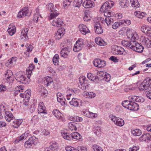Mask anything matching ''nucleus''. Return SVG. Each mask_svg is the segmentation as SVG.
I'll use <instances>...</instances> for the list:
<instances>
[{"label":"nucleus","instance_id":"774afa93","mask_svg":"<svg viewBox=\"0 0 151 151\" xmlns=\"http://www.w3.org/2000/svg\"><path fill=\"white\" fill-rule=\"evenodd\" d=\"M65 149L66 151H79L78 149L69 146H66Z\"/></svg>","mask_w":151,"mask_h":151},{"label":"nucleus","instance_id":"7ed1b4c3","mask_svg":"<svg viewBox=\"0 0 151 151\" xmlns=\"http://www.w3.org/2000/svg\"><path fill=\"white\" fill-rule=\"evenodd\" d=\"M126 35L127 38L131 40L132 43L134 41L136 42V40L139 38L137 33L135 31L129 28L127 29Z\"/></svg>","mask_w":151,"mask_h":151},{"label":"nucleus","instance_id":"b1692460","mask_svg":"<svg viewBox=\"0 0 151 151\" xmlns=\"http://www.w3.org/2000/svg\"><path fill=\"white\" fill-rule=\"evenodd\" d=\"M37 110L39 113H43L45 114H47V111L46 110L45 107L42 102H40L39 103Z\"/></svg>","mask_w":151,"mask_h":151},{"label":"nucleus","instance_id":"f8f14e48","mask_svg":"<svg viewBox=\"0 0 151 151\" xmlns=\"http://www.w3.org/2000/svg\"><path fill=\"white\" fill-rule=\"evenodd\" d=\"M29 12V10L27 7H24L18 12L17 17L19 18H23L27 15Z\"/></svg>","mask_w":151,"mask_h":151},{"label":"nucleus","instance_id":"a19ab883","mask_svg":"<svg viewBox=\"0 0 151 151\" xmlns=\"http://www.w3.org/2000/svg\"><path fill=\"white\" fill-rule=\"evenodd\" d=\"M31 94V91L30 89L26 90L24 92V93H20L19 94L21 98L24 97L30 98Z\"/></svg>","mask_w":151,"mask_h":151},{"label":"nucleus","instance_id":"4468645a","mask_svg":"<svg viewBox=\"0 0 151 151\" xmlns=\"http://www.w3.org/2000/svg\"><path fill=\"white\" fill-rule=\"evenodd\" d=\"M65 32L64 28L62 27L58 29L55 34V37L56 40H58L64 35Z\"/></svg>","mask_w":151,"mask_h":151},{"label":"nucleus","instance_id":"f3484780","mask_svg":"<svg viewBox=\"0 0 151 151\" xmlns=\"http://www.w3.org/2000/svg\"><path fill=\"white\" fill-rule=\"evenodd\" d=\"M141 41L142 44L148 48L151 47V39H149L144 36H142Z\"/></svg>","mask_w":151,"mask_h":151},{"label":"nucleus","instance_id":"20e7f679","mask_svg":"<svg viewBox=\"0 0 151 151\" xmlns=\"http://www.w3.org/2000/svg\"><path fill=\"white\" fill-rule=\"evenodd\" d=\"M79 80V83L78 85L81 89L83 90L88 89L90 85L88 83V81L85 76H80Z\"/></svg>","mask_w":151,"mask_h":151},{"label":"nucleus","instance_id":"f257e3e1","mask_svg":"<svg viewBox=\"0 0 151 151\" xmlns=\"http://www.w3.org/2000/svg\"><path fill=\"white\" fill-rule=\"evenodd\" d=\"M128 99L129 100L123 101L122 104L124 107L130 110L137 111L139 109V105L134 101L142 102L144 101L143 98L135 96H130Z\"/></svg>","mask_w":151,"mask_h":151},{"label":"nucleus","instance_id":"39448f33","mask_svg":"<svg viewBox=\"0 0 151 151\" xmlns=\"http://www.w3.org/2000/svg\"><path fill=\"white\" fill-rule=\"evenodd\" d=\"M38 139L35 136L29 138L28 140L25 142L24 147L27 148H29L33 147L37 144Z\"/></svg>","mask_w":151,"mask_h":151},{"label":"nucleus","instance_id":"412c9836","mask_svg":"<svg viewBox=\"0 0 151 151\" xmlns=\"http://www.w3.org/2000/svg\"><path fill=\"white\" fill-rule=\"evenodd\" d=\"M93 64L96 67L101 68L104 66L106 65V63L104 60H102L100 59H96L94 60Z\"/></svg>","mask_w":151,"mask_h":151},{"label":"nucleus","instance_id":"4be33fe9","mask_svg":"<svg viewBox=\"0 0 151 151\" xmlns=\"http://www.w3.org/2000/svg\"><path fill=\"white\" fill-rule=\"evenodd\" d=\"M79 31L83 35H86L90 32L88 29L87 26L83 24H80L78 26Z\"/></svg>","mask_w":151,"mask_h":151},{"label":"nucleus","instance_id":"f704fd0d","mask_svg":"<svg viewBox=\"0 0 151 151\" xmlns=\"http://www.w3.org/2000/svg\"><path fill=\"white\" fill-rule=\"evenodd\" d=\"M117 49H116L115 51V53L116 54L120 55H125L126 54V52H125L124 49L121 47H118L116 46Z\"/></svg>","mask_w":151,"mask_h":151},{"label":"nucleus","instance_id":"5fc2aeb1","mask_svg":"<svg viewBox=\"0 0 151 151\" xmlns=\"http://www.w3.org/2000/svg\"><path fill=\"white\" fill-rule=\"evenodd\" d=\"M53 64L55 65H58L59 62V57L58 54H56L52 58Z\"/></svg>","mask_w":151,"mask_h":151},{"label":"nucleus","instance_id":"4d7b16f0","mask_svg":"<svg viewBox=\"0 0 151 151\" xmlns=\"http://www.w3.org/2000/svg\"><path fill=\"white\" fill-rule=\"evenodd\" d=\"M68 126L69 129L71 131L76 130L77 129L76 124L74 122L69 123Z\"/></svg>","mask_w":151,"mask_h":151},{"label":"nucleus","instance_id":"7c9ffc66","mask_svg":"<svg viewBox=\"0 0 151 151\" xmlns=\"http://www.w3.org/2000/svg\"><path fill=\"white\" fill-rule=\"evenodd\" d=\"M14 118V116L10 111H5V118L6 121L10 122L11 120H13Z\"/></svg>","mask_w":151,"mask_h":151},{"label":"nucleus","instance_id":"864d4df0","mask_svg":"<svg viewBox=\"0 0 151 151\" xmlns=\"http://www.w3.org/2000/svg\"><path fill=\"white\" fill-rule=\"evenodd\" d=\"M151 27L146 25H142L141 28V31L144 33H147Z\"/></svg>","mask_w":151,"mask_h":151},{"label":"nucleus","instance_id":"cd10ccee","mask_svg":"<svg viewBox=\"0 0 151 151\" xmlns=\"http://www.w3.org/2000/svg\"><path fill=\"white\" fill-rule=\"evenodd\" d=\"M95 42L96 44L101 46L106 45L107 44L106 42L99 37H96L95 39Z\"/></svg>","mask_w":151,"mask_h":151},{"label":"nucleus","instance_id":"052dcab7","mask_svg":"<svg viewBox=\"0 0 151 151\" xmlns=\"http://www.w3.org/2000/svg\"><path fill=\"white\" fill-rule=\"evenodd\" d=\"M58 144L55 141H52L50 143V147L51 149L55 150L58 147Z\"/></svg>","mask_w":151,"mask_h":151},{"label":"nucleus","instance_id":"3c124183","mask_svg":"<svg viewBox=\"0 0 151 151\" xmlns=\"http://www.w3.org/2000/svg\"><path fill=\"white\" fill-rule=\"evenodd\" d=\"M38 91L40 93L41 95H43L44 96H45L47 92L46 89L42 86H39Z\"/></svg>","mask_w":151,"mask_h":151},{"label":"nucleus","instance_id":"a211bd4d","mask_svg":"<svg viewBox=\"0 0 151 151\" xmlns=\"http://www.w3.org/2000/svg\"><path fill=\"white\" fill-rule=\"evenodd\" d=\"M51 24L53 26L56 27H60L63 24V21L61 18H58L52 21Z\"/></svg>","mask_w":151,"mask_h":151},{"label":"nucleus","instance_id":"dca6fc26","mask_svg":"<svg viewBox=\"0 0 151 151\" xmlns=\"http://www.w3.org/2000/svg\"><path fill=\"white\" fill-rule=\"evenodd\" d=\"M97 20L99 22L102 23H106L108 26L111 24V22L113 21V19L111 17H106L105 19L101 17H99L97 18Z\"/></svg>","mask_w":151,"mask_h":151},{"label":"nucleus","instance_id":"49530a36","mask_svg":"<svg viewBox=\"0 0 151 151\" xmlns=\"http://www.w3.org/2000/svg\"><path fill=\"white\" fill-rule=\"evenodd\" d=\"M24 86L23 85H19L15 88V91L14 94L15 95L18 94L19 92H22L24 89Z\"/></svg>","mask_w":151,"mask_h":151},{"label":"nucleus","instance_id":"423d86ee","mask_svg":"<svg viewBox=\"0 0 151 151\" xmlns=\"http://www.w3.org/2000/svg\"><path fill=\"white\" fill-rule=\"evenodd\" d=\"M151 83V79L147 78L142 82L139 87V91H142L144 90L150 89V84Z\"/></svg>","mask_w":151,"mask_h":151},{"label":"nucleus","instance_id":"de8ad7c7","mask_svg":"<svg viewBox=\"0 0 151 151\" xmlns=\"http://www.w3.org/2000/svg\"><path fill=\"white\" fill-rule=\"evenodd\" d=\"M131 133L135 136H139L142 134L141 131L139 129H132L131 130Z\"/></svg>","mask_w":151,"mask_h":151},{"label":"nucleus","instance_id":"e433bc0d","mask_svg":"<svg viewBox=\"0 0 151 151\" xmlns=\"http://www.w3.org/2000/svg\"><path fill=\"white\" fill-rule=\"evenodd\" d=\"M53 115L58 119H62V114L58 110L54 109L52 111Z\"/></svg>","mask_w":151,"mask_h":151},{"label":"nucleus","instance_id":"58836bf2","mask_svg":"<svg viewBox=\"0 0 151 151\" xmlns=\"http://www.w3.org/2000/svg\"><path fill=\"white\" fill-rule=\"evenodd\" d=\"M35 68V66L33 64H30L28 68L26 70V75H29L31 76L32 74V71Z\"/></svg>","mask_w":151,"mask_h":151},{"label":"nucleus","instance_id":"c9c22d12","mask_svg":"<svg viewBox=\"0 0 151 151\" xmlns=\"http://www.w3.org/2000/svg\"><path fill=\"white\" fill-rule=\"evenodd\" d=\"M51 12L50 13V15L48 16V19L49 20H51L57 17L59 14L58 12L56 10H54V11Z\"/></svg>","mask_w":151,"mask_h":151},{"label":"nucleus","instance_id":"1a4fd4ad","mask_svg":"<svg viewBox=\"0 0 151 151\" xmlns=\"http://www.w3.org/2000/svg\"><path fill=\"white\" fill-rule=\"evenodd\" d=\"M83 39L80 38L76 41L73 48L74 51L78 52L82 49L83 45Z\"/></svg>","mask_w":151,"mask_h":151},{"label":"nucleus","instance_id":"aec40b11","mask_svg":"<svg viewBox=\"0 0 151 151\" xmlns=\"http://www.w3.org/2000/svg\"><path fill=\"white\" fill-rule=\"evenodd\" d=\"M139 140L140 142H148L151 141V135L149 134H143L139 137Z\"/></svg>","mask_w":151,"mask_h":151},{"label":"nucleus","instance_id":"13d9d810","mask_svg":"<svg viewBox=\"0 0 151 151\" xmlns=\"http://www.w3.org/2000/svg\"><path fill=\"white\" fill-rule=\"evenodd\" d=\"M101 129L100 127H96L94 128V133L95 134L98 136H100L101 133Z\"/></svg>","mask_w":151,"mask_h":151},{"label":"nucleus","instance_id":"6ab92c4d","mask_svg":"<svg viewBox=\"0 0 151 151\" xmlns=\"http://www.w3.org/2000/svg\"><path fill=\"white\" fill-rule=\"evenodd\" d=\"M29 31L28 28H24L23 29L21 33L20 37L22 40L25 41L28 40V37L27 36V33Z\"/></svg>","mask_w":151,"mask_h":151},{"label":"nucleus","instance_id":"09e8293b","mask_svg":"<svg viewBox=\"0 0 151 151\" xmlns=\"http://www.w3.org/2000/svg\"><path fill=\"white\" fill-rule=\"evenodd\" d=\"M132 6L136 9L139 7L140 4L137 0H130Z\"/></svg>","mask_w":151,"mask_h":151},{"label":"nucleus","instance_id":"bf43d9fd","mask_svg":"<svg viewBox=\"0 0 151 151\" xmlns=\"http://www.w3.org/2000/svg\"><path fill=\"white\" fill-rule=\"evenodd\" d=\"M122 25L120 21L119 22H114L112 25V28L114 29H116L122 27Z\"/></svg>","mask_w":151,"mask_h":151},{"label":"nucleus","instance_id":"72a5a7b5","mask_svg":"<svg viewBox=\"0 0 151 151\" xmlns=\"http://www.w3.org/2000/svg\"><path fill=\"white\" fill-rule=\"evenodd\" d=\"M81 102V100L78 99L73 98L71 101L69 102V103L71 105L75 107L78 106L79 104Z\"/></svg>","mask_w":151,"mask_h":151},{"label":"nucleus","instance_id":"79ce46f5","mask_svg":"<svg viewBox=\"0 0 151 151\" xmlns=\"http://www.w3.org/2000/svg\"><path fill=\"white\" fill-rule=\"evenodd\" d=\"M132 43L129 41L126 40H124L122 42V44L123 46L127 48H129L132 49Z\"/></svg>","mask_w":151,"mask_h":151},{"label":"nucleus","instance_id":"c03bdc74","mask_svg":"<svg viewBox=\"0 0 151 151\" xmlns=\"http://www.w3.org/2000/svg\"><path fill=\"white\" fill-rule=\"evenodd\" d=\"M61 134L62 137L64 139L68 140H70L72 139L71 134H70L65 132H62Z\"/></svg>","mask_w":151,"mask_h":151},{"label":"nucleus","instance_id":"f03ea898","mask_svg":"<svg viewBox=\"0 0 151 151\" xmlns=\"http://www.w3.org/2000/svg\"><path fill=\"white\" fill-rule=\"evenodd\" d=\"M18 75L16 77V80L18 82L22 83L27 84L30 81V76L28 75H26L27 78L25 74L22 73H17Z\"/></svg>","mask_w":151,"mask_h":151},{"label":"nucleus","instance_id":"a878e982","mask_svg":"<svg viewBox=\"0 0 151 151\" xmlns=\"http://www.w3.org/2000/svg\"><path fill=\"white\" fill-rule=\"evenodd\" d=\"M83 5L85 8H89L93 7L94 5V3L90 0H86L83 3Z\"/></svg>","mask_w":151,"mask_h":151},{"label":"nucleus","instance_id":"603ef678","mask_svg":"<svg viewBox=\"0 0 151 151\" xmlns=\"http://www.w3.org/2000/svg\"><path fill=\"white\" fill-rule=\"evenodd\" d=\"M134 14L137 17L142 19L146 15L145 13L140 11L135 12H134Z\"/></svg>","mask_w":151,"mask_h":151},{"label":"nucleus","instance_id":"a18cd8bd","mask_svg":"<svg viewBox=\"0 0 151 151\" xmlns=\"http://www.w3.org/2000/svg\"><path fill=\"white\" fill-rule=\"evenodd\" d=\"M119 5L122 7L126 8L129 6V1L128 0H120Z\"/></svg>","mask_w":151,"mask_h":151},{"label":"nucleus","instance_id":"393cba45","mask_svg":"<svg viewBox=\"0 0 151 151\" xmlns=\"http://www.w3.org/2000/svg\"><path fill=\"white\" fill-rule=\"evenodd\" d=\"M5 77L7 82H10L13 81V74L11 70H7L5 73Z\"/></svg>","mask_w":151,"mask_h":151},{"label":"nucleus","instance_id":"0eeeda50","mask_svg":"<svg viewBox=\"0 0 151 151\" xmlns=\"http://www.w3.org/2000/svg\"><path fill=\"white\" fill-rule=\"evenodd\" d=\"M109 117L111 120L117 126L122 127L124 124V120L121 118L117 117L112 114L110 115Z\"/></svg>","mask_w":151,"mask_h":151},{"label":"nucleus","instance_id":"2f4dec72","mask_svg":"<svg viewBox=\"0 0 151 151\" xmlns=\"http://www.w3.org/2000/svg\"><path fill=\"white\" fill-rule=\"evenodd\" d=\"M16 32V27L14 25H9L7 30L8 34L11 36L13 35Z\"/></svg>","mask_w":151,"mask_h":151},{"label":"nucleus","instance_id":"338daca9","mask_svg":"<svg viewBox=\"0 0 151 151\" xmlns=\"http://www.w3.org/2000/svg\"><path fill=\"white\" fill-rule=\"evenodd\" d=\"M94 151H103L101 147L97 145H93L92 146Z\"/></svg>","mask_w":151,"mask_h":151},{"label":"nucleus","instance_id":"c756f323","mask_svg":"<svg viewBox=\"0 0 151 151\" xmlns=\"http://www.w3.org/2000/svg\"><path fill=\"white\" fill-rule=\"evenodd\" d=\"M45 85L46 86H48L52 82V78L49 76H46L44 77L42 79Z\"/></svg>","mask_w":151,"mask_h":151},{"label":"nucleus","instance_id":"0e129e2a","mask_svg":"<svg viewBox=\"0 0 151 151\" xmlns=\"http://www.w3.org/2000/svg\"><path fill=\"white\" fill-rule=\"evenodd\" d=\"M69 45H71L70 42H68L66 40H65L61 43L60 46V48H63L64 47H67V46Z\"/></svg>","mask_w":151,"mask_h":151},{"label":"nucleus","instance_id":"680f3d73","mask_svg":"<svg viewBox=\"0 0 151 151\" xmlns=\"http://www.w3.org/2000/svg\"><path fill=\"white\" fill-rule=\"evenodd\" d=\"M57 100L59 102L62 106H65L67 105L65 101V99L63 98V97L57 98Z\"/></svg>","mask_w":151,"mask_h":151},{"label":"nucleus","instance_id":"e2e57ef3","mask_svg":"<svg viewBox=\"0 0 151 151\" xmlns=\"http://www.w3.org/2000/svg\"><path fill=\"white\" fill-rule=\"evenodd\" d=\"M83 2V0H75L73 2V6L79 7Z\"/></svg>","mask_w":151,"mask_h":151},{"label":"nucleus","instance_id":"bb28decb","mask_svg":"<svg viewBox=\"0 0 151 151\" xmlns=\"http://www.w3.org/2000/svg\"><path fill=\"white\" fill-rule=\"evenodd\" d=\"M23 121L22 119H14L12 122V125L15 128H18L22 123Z\"/></svg>","mask_w":151,"mask_h":151},{"label":"nucleus","instance_id":"9d476101","mask_svg":"<svg viewBox=\"0 0 151 151\" xmlns=\"http://www.w3.org/2000/svg\"><path fill=\"white\" fill-rule=\"evenodd\" d=\"M71 49V45H69L67 46V47H65L63 48L60 52V55L64 58H66L68 57Z\"/></svg>","mask_w":151,"mask_h":151},{"label":"nucleus","instance_id":"ea45409f","mask_svg":"<svg viewBox=\"0 0 151 151\" xmlns=\"http://www.w3.org/2000/svg\"><path fill=\"white\" fill-rule=\"evenodd\" d=\"M69 119L71 121L76 122H80L83 120L82 117L75 115L70 116Z\"/></svg>","mask_w":151,"mask_h":151},{"label":"nucleus","instance_id":"ddd939ff","mask_svg":"<svg viewBox=\"0 0 151 151\" xmlns=\"http://www.w3.org/2000/svg\"><path fill=\"white\" fill-rule=\"evenodd\" d=\"M100 22L98 21V20L94 23V29L95 33L98 34H102L103 32V29L102 27L100 24Z\"/></svg>","mask_w":151,"mask_h":151},{"label":"nucleus","instance_id":"37998d69","mask_svg":"<svg viewBox=\"0 0 151 151\" xmlns=\"http://www.w3.org/2000/svg\"><path fill=\"white\" fill-rule=\"evenodd\" d=\"M83 94L85 96L88 98H94L96 95L95 93L91 92H84Z\"/></svg>","mask_w":151,"mask_h":151},{"label":"nucleus","instance_id":"c85d7f7f","mask_svg":"<svg viewBox=\"0 0 151 151\" xmlns=\"http://www.w3.org/2000/svg\"><path fill=\"white\" fill-rule=\"evenodd\" d=\"M39 16L42 18L41 15H40V10L39 8L37 7L36 9L33 17V20L36 23L38 22Z\"/></svg>","mask_w":151,"mask_h":151},{"label":"nucleus","instance_id":"69168bd1","mask_svg":"<svg viewBox=\"0 0 151 151\" xmlns=\"http://www.w3.org/2000/svg\"><path fill=\"white\" fill-rule=\"evenodd\" d=\"M72 1V0H65L63 2V6L65 8H67L70 5Z\"/></svg>","mask_w":151,"mask_h":151},{"label":"nucleus","instance_id":"4c0bfd02","mask_svg":"<svg viewBox=\"0 0 151 151\" xmlns=\"http://www.w3.org/2000/svg\"><path fill=\"white\" fill-rule=\"evenodd\" d=\"M17 58L15 57H12L7 60L6 63V65L8 66L11 64H15Z\"/></svg>","mask_w":151,"mask_h":151},{"label":"nucleus","instance_id":"6e6d98bb","mask_svg":"<svg viewBox=\"0 0 151 151\" xmlns=\"http://www.w3.org/2000/svg\"><path fill=\"white\" fill-rule=\"evenodd\" d=\"M122 26H128L131 23L130 20L127 19H122L120 20Z\"/></svg>","mask_w":151,"mask_h":151},{"label":"nucleus","instance_id":"5701e85b","mask_svg":"<svg viewBox=\"0 0 151 151\" xmlns=\"http://www.w3.org/2000/svg\"><path fill=\"white\" fill-rule=\"evenodd\" d=\"M29 131H26L24 134H22L19 137H17L14 141V143H17L19 141L26 139L29 135Z\"/></svg>","mask_w":151,"mask_h":151},{"label":"nucleus","instance_id":"473e14b6","mask_svg":"<svg viewBox=\"0 0 151 151\" xmlns=\"http://www.w3.org/2000/svg\"><path fill=\"white\" fill-rule=\"evenodd\" d=\"M92 18L91 12L88 10L86 11L84 13L83 19L84 21H88L91 20Z\"/></svg>","mask_w":151,"mask_h":151},{"label":"nucleus","instance_id":"2eb2a0df","mask_svg":"<svg viewBox=\"0 0 151 151\" xmlns=\"http://www.w3.org/2000/svg\"><path fill=\"white\" fill-rule=\"evenodd\" d=\"M82 114L84 116L87 117L92 119L96 118L98 117L97 114L93 113L87 110L83 111H82Z\"/></svg>","mask_w":151,"mask_h":151},{"label":"nucleus","instance_id":"6e6552de","mask_svg":"<svg viewBox=\"0 0 151 151\" xmlns=\"http://www.w3.org/2000/svg\"><path fill=\"white\" fill-rule=\"evenodd\" d=\"M114 3L111 1H108L104 3L100 9L101 12L109 10L113 6Z\"/></svg>","mask_w":151,"mask_h":151},{"label":"nucleus","instance_id":"9b49d317","mask_svg":"<svg viewBox=\"0 0 151 151\" xmlns=\"http://www.w3.org/2000/svg\"><path fill=\"white\" fill-rule=\"evenodd\" d=\"M132 49L138 52H142L144 49L142 46L137 42L134 41L132 44Z\"/></svg>","mask_w":151,"mask_h":151},{"label":"nucleus","instance_id":"8fccbe9b","mask_svg":"<svg viewBox=\"0 0 151 151\" xmlns=\"http://www.w3.org/2000/svg\"><path fill=\"white\" fill-rule=\"evenodd\" d=\"M72 139H74L79 140L81 139L82 136L81 135L77 132H73L71 133Z\"/></svg>","mask_w":151,"mask_h":151}]
</instances>
